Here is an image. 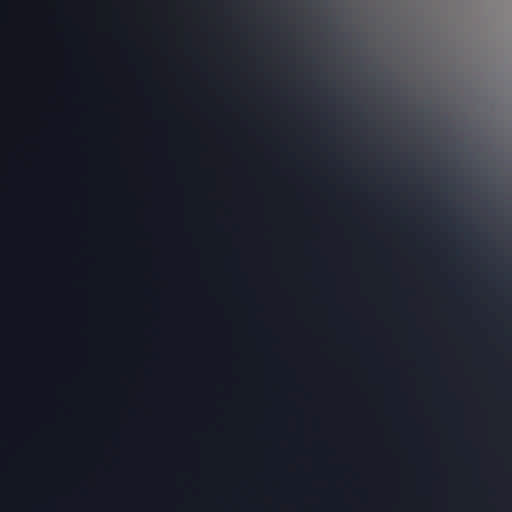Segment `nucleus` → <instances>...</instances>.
Returning <instances> with one entry per match:
<instances>
[{"label": "nucleus", "mask_w": 512, "mask_h": 512, "mask_svg": "<svg viewBox=\"0 0 512 512\" xmlns=\"http://www.w3.org/2000/svg\"><path fill=\"white\" fill-rule=\"evenodd\" d=\"M507 206L512 209V198L507 202Z\"/></svg>", "instance_id": "nucleus-6"}, {"label": "nucleus", "mask_w": 512, "mask_h": 512, "mask_svg": "<svg viewBox=\"0 0 512 512\" xmlns=\"http://www.w3.org/2000/svg\"><path fill=\"white\" fill-rule=\"evenodd\" d=\"M473 226H450V259L452 258V239L462 228H472ZM452 289V279L450 278V290ZM450 427H452V392L450 391Z\"/></svg>", "instance_id": "nucleus-5"}, {"label": "nucleus", "mask_w": 512, "mask_h": 512, "mask_svg": "<svg viewBox=\"0 0 512 512\" xmlns=\"http://www.w3.org/2000/svg\"><path fill=\"white\" fill-rule=\"evenodd\" d=\"M497 201L482 189L465 183L464 195L456 205L452 197V160L450 159V224H460L457 219V211L468 221L476 219L481 212L490 211L496 207ZM466 224H479L467 222Z\"/></svg>", "instance_id": "nucleus-2"}, {"label": "nucleus", "mask_w": 512, "mask_h": 512, "mask_svg": "<svg viewBox=\"0 0 512 512\" xmlns=\"http://www.w3.org/2000/svg\"><path fill=\"white\" fill-rule=\"evenodd\" d=\"M247 228H435L440 238V427H448V226H247Z\"/></svg>", "instance_id": "nucleus-1"}, {"label": "nucleus", "mask_w": 512, "mask_h": 512, "mask_svg": "<svg viewBox=\"0 0 512 512\" xmlns=\"http://www.w3.org/2000/svg\"><path fill=\"white\" fill-rule=\"evenodd\" d=\"M6 198H7V196H5V195H0V200H1V201H2V200H6Z\"/></svg>", "instance_id": "nucleus-7"}, {"label": "nucleus", "mask_w": 512, "mask_h": 512, "mask_svg": "<svg viewBox=\"0 0 512 512\" xmlns=\"http://www.w3.org/2000/svg\"><path fill=\"white\" fill-rule=\"evenodd\" d=\"M402 190L407 194L408 201L412 205L421 207L426 202L428 189L421 178L415 177L413 184L409 188H403Z\"/></svg>", "instance_id": "nucleus-4"}, {"label": "nucleus", "mask_w": 512, "mask_h": 512, "mask_svg": "<svg viewBox=\"0 0 512 512\" xmlns=\"http://www.w3.org/2000/svg\"><path fill=\"white\" fill-rule=\"evenodd\" d=\"M443 122L445 119L443 118ZM443 123L441 147V181H440V215L438 222H423L422 224H448V136ZM245 224H419L418 222H285V221H255Z\"/></svg>", "instance_id": "nucleus-3"}, {"label": "nucleus", "mask_w": 512, "mask_h": 512, "mask_svg": "<svg viewBox=\"0 0 512 512\" xmlns=\"http://www.w3.org/2000/svg\"><path fill=\"white\" fill-rule=\"evenodd\" d=\"M326 191H327V192H329L330 194H332V191H331V189H329V188H326Z\"/></svg>", "instance_id": "nucleus-8"}]
</instances>
